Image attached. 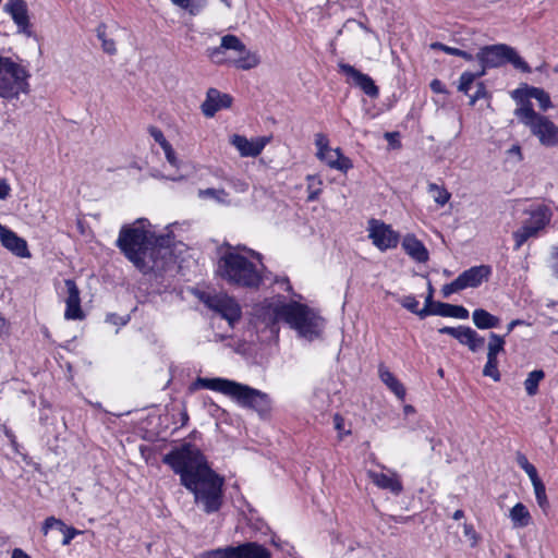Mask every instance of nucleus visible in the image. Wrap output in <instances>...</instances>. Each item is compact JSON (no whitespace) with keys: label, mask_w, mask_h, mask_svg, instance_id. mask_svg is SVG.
<instances>
[{"label":"nucleus","mask_w":558,"mask_h":558,"mask_svg":"<svg viewBox=\"0 0 558 558\" xmlns=\"http://www.w3.org/2000/svg\"><path fill=\"white\" fill-rule=\"evenodd\" d=\"M106 320L113 325H121V326H123L128 323V319H124L123 317H121L117 314H113V313L108 314Z\"/></svg>","instance_id":"obj_57"},{"label":"nucleus","mask_w":558,"mask_h":558,"mask_svg":"<svg viewBox=\"0 0 558 558\" xmlns=\"http://www.w3.org/2000/svg\"><path fill=\"white\" fill-rule=\"evenodd\" d=\"M483 375L490 377L494 381L500 380V373L498 371V359L487 357V362L483 368Z\"/></svg>","instance_id":"obj_45"},{"label":"nucleus","mask_w":558,"mask_h":558,"mask_svg":"<svg viewBox=\"0 0 558 558\" xmlns=\"http://www.w3.org/2000/svg\"><path fill=\"white\" fill-rule=\"evenodd\" d=\"M485 343L484 337L480 336L474 329L471 327L466 332L465 340L463 341V345H466L470 351L476 352L478 351Z\"/></svg>","instance_id":"obj_41"},{"label":"nucleus","mask_w":558,"mask_h":558,"mask_svg":"<svg viewBox=\"0 0 558 558\" xmlns=\"http://www.w3.org/2000/svg\"><path fill=\"white\" fill-rule=\"evenodd\" d=\"M229 546L210 549L198 554L195 558H228Z\"/></svg>","instance_id":"obj_48"},{"label":"nucleus","mask_w":558,"mask_h":558,"mask_svg":"<svg viewBox=\"0 0 558 558\" xmlns=\"http://www.w3.org/2000/svg\"><path fill=\"white\" fill-rule=\"evenodd\" d=\"M307 182V202H315L318 199L322 193L323 180L317 174H308L306 177Z\"/></svg>","instance_id":"obj_35"},{"label":"nucleus","mask_w":558,"mask_h":558,"mask_svg":"<svg viewBox=\"0 0 558 558\" xmlns=\"http://www.w3.org/2000/svg\"><path fill=\"white\" fill-rule=\"evenodd\" d=\"M367 230L368 238L372 240L373 245L381 252L396 248L399 244V232L395 231L390 225L381 220L371 219Z\"/></svg>","instance_id":"obj_10"},{"label":"nucleus","mask_w":558,"mask_h":558,"mask_svg":"<svg viewBox=\"0 0 558 558\" xmlns=\"http://www.w3.org/2000/svg\"><path fill=\"white\" fill-rule=\"evenodd\" d=\"M339 72L348 77V83L359 87L363 90L365 95L371 98H377L379 95V88L375 84L374 80L367 75L355 69L353 65L339 62L338 63Z\"/></svg>","instance_id":"obj_11"},{"label":"nucleus","mask_w":558,"mask_h":558,"mask_svg":"<svg viewBox=\"0 0 558 558\" xmlns=\"http://www.w3.org/2000/svg\"><path fill=\"white\" fill-rule=\"evenodd\" d=\"M482 76H484V71L478 70L476 72H463L459 78L458 90L469 96V92L471 89L472 84L476 78H480Z\"/></svg>","instance_id":"obj_36"},{"label":"nucleus","mask_w":558,"mask_h":558,"mask_svg":"<svg viewBox=\"0 0 558 558\" xmlns=\"http://www.w3.org/2000/svg\"><path fill=\"white\" fill-rule=\"evenodd\" d=\"M148 133L160 145V147L169 143L165 137L162 131L157 126L150 125L148 128Z\"/></svg>","instance_id":"obj_54"},{"label":"nucleus","mask_w":558,"mask_h":558,"mask_svg":"<svg viewBox=\"0 0 558 558\" xmlns=\"http://www.w3.org/2000/svg\"><path fill=\"white\" fill-rule=\"evenodd\" d=\"M333 423H335V428L339 432H342L343 430V427H344V420L341 415L339 414H335L333 416Z\"/></svg>","instance_id":"obj_59"},{"label":"nucleus","mask_w":558,"mask_h":558,"mask_svg":"<svg viewBox=\"0 0 558 558\" xmlns=\"http://www.w3.org/2000/svg\"><path fill=\"white\" fill-rule=\"evenodd\" d=\"M551 216L553 214L550 209L545 205H541L531 211L530 219L524 223L536 228L538 231H542L550 222Z\"/></svg>","instance_id":"obj_27"},{"label":"nucleus","mask_w":558,"mask_h":558,"mask_svg":"<svg viewBox=\"0 0 558 558\" xmlns=\"http://www.w3.org/2000/svg\"><path fill=\"white\" fill-rule=\"evenodd\" d=\"M399 303L402 307L418 316L421 308L418 307V301L414 295H404L400 299Z\"/></svg>","instance_id":"obj_46"},{"label":"nucleus","mask_w":558,"mask_h":558,"mask_svg":"<svg viewBox=\"0 0 558 558\" xmlns=\"http://www.w3.org/2000/svg\"><path fill=\"white\" fill-rule=\"evenodd\" d=\"M216 275L230 286L257 289L263 276L256 265L239 253L238 247L225 244L218 250Z\"/></svg>","instance_id":"obj_4"},{"label":"nucleus","mask_w":558,"mask_h":558,"mask_svg":"<svg viewBox=\"0 0 558 558\" xmlns=\"http://www.w3.org/2000/svg\"><path fill=\"white\" fill-rule=\"evenodd\" d=\"M315 145L317 147V158L319 156H323L324 153L330 148L328 137L323 133H318L315 135Z\"/></svg>","instance_id":"obj_49"},{"label":"nucleus","mask_w":558,"mask_h":558,"mask_svg":"<svg viewBox=\"0 0 558 558\" xmlns=\"http://www.w3.org/2000/svg\"><path fill=\"white\" fill-rule=\"evenodd\" d=\"M11 558H32L27 553L21 548H14L11 554Z\"/></svg>","instance_id":"obj_60"},{"label":"nucleus","mask_w":558,"mask_h":558,"mask_svg":"<svg viewBox=\"0 0 558 558\" xmlns=\"http://www.w3.org/2000/svg\"><path fill=\"white\" fill-rule=\"evenodd\" d=\"M198 298L209 310L225 318L230 326H233L241 318L240 305L227 294L202 292Z\"/></svg>","instance_id":"obj_9"},{"label":"nucleus","mask_w":558,"mask_h":558,"mask_svg":"<svg viewBox=\"0 0 558 558\" xmlns=\"http://www.w3.org/2000/svg\"><path fill=\"white\" fill-rule=\"evenodd\" d=\"M475 58L480 62V71H484V75L487 69L499 68L506 63H511L515 69L524 73L532 71L527 62L512 47L506 44L484 46L480 48Z\"/></svg>","instance_id":"obj_7"},{"label":"nucleus","mask_w":558,"mask_h":558,"mask_svg":"<svg viewBox=\"0 0 558 558\" xmlns=\"http://www.w3.org/2000/svg\"><path fill=\"white\" fill-rule=\"evenodd\" d=\"M427 192L430 194L434 202L439 206H445L451 197V194L445 186H439L436 183H429L427 186Z\"/></svg>","instance_id":"obj_33"},{"label":"nucleus","mask_w":558,"mask_h":558,"mask_svg":"<svg viewBox=\"0 0 558 558\" xmlns=\"http://www.w3.org/2000/svg\"><path fill=\"white\" fill-rule=\"evenodd\" d=\"M515 461L518 465L527 474L531 481L539 477L536 468L529 462L526 456L521 451L515 453Z\"/></svg>","instance_id":"obj_42"},{"label":"nucleus","mask_w":558,"mask_h":558,"mask_svg":"<svg viewBox=\"0 0 558 558\" xmlns=\"http://www.w3.org/2000/svg\"><path fill=\"white\" fill-rule=\"evenodd\" d=\"M11 187L7 180H0V199H7L10 195Z\"/></svg>","instance_id":"obj_56"},{"label":"nucleus","mask_w":558,"mask_h":558,"mask_svg":"<svg viewBox=\"0 0 558 558\" xmlns=\"http://www.w3.org/2000/svg\"><path fill=\"white\" fill-rule=\"evenodd\" d=\"M3 11L11 16L19 33L24 34L27 37L33 35L28 16V8L25 0H8L3 7Z\"/></svg>","instance_id":"obj_12"},{"label":"nucleus","mask_w":558,"mask_h":558,"mask_svg":"<svg viewBox=\"0 0 558 558\" xmlns=\"http://www.w3.org/2000/svg\"><path fill=\"white\" fill-rule=\"evenodd\" d=\"M162 150L165 153L167 161L174 168L179 167V159L177 158L175 151L170 143L163 145Z\"/></svg>","instance_id":"obj_50"},{"label":"nucleus","mask_w":558,"mask_h":558,"mask_svg":"<svg viewBox=\"0 0 558 558\" xmlns=\"http://www.w3.org/2000/svg\"><path fill=\"white\" fill-rule=\"evenodd\" d=\"M274 322L282 319L294 328L302 337L313 340L319 336V318L307 305L293 302L276 306L272 311Z\"/></svg>","instance_id":"obj_5"},{"label":"nucleus","mask_w":558,"mask_h":558,"mask_svg":"<svg viewBox=\"0 0 558 558\" xmlns=\"http://www.w3.org/2000/svg\"><path fill=\"white\" fill-rule=\"evenodd\" d=\"M523 324H524V322H523V320H521V319H513V320H511V322L508 324V326H507V332H506V336H508V335L513 330V328H514V327L520 326V325H523Z\"/></svg>","instance_id":"obj_62"},{"label":"nucleus","mask_w":558,"mask_h":558,"mask_svg":"<svg viewBox=\"0 0 558 558\" xmlns=\"http://www.w3.org/2000/svg\"><path fill=\"white\" fill-rule=\"evenodd\" d=\"M28 73L10 58L0 57V97L11 99L28 92Z\"/></svg>","instance_id":"obj_8"},{"label":"nucleus","mask_w":558,"mask_h":558,"mask_svg":"<svg viewBox=\"0 0 558 558\" xmlns=\"http://www.w3.org/2000/svg\"><path fill=\"white\" fill-rule=\"evenodd\" d=\"M8 330H9V323L2 315H0V337L8 333Z\"/></svg>","instance_id":"obj_61"},{"label":"nucleus","mask_w":558,"mask_h":558,"mask_svg":"<svg viewBox=\"0 0 558 558\" xmlns=\"http://www.w3.org/2000/svg\"><path fill=\"white\" fill-rule=\"evenodd\" d=\"M461 290H462V288L460 286V281L458 280V278H456L453 281H451L450 283L445 284L441 288V293H442L444 298H448L452 293H456V292L461 291Z\"/></svg>","instance_id":"obj_53"},{"label":"nucleus","mask_w":558,"mask_h":558,"mask_svg":"<svg viewBox=\"0 0 558 558\" xmlns=\"http://www.w3.org/2000/svg\"><path fill=\"white\" fill-rule=\"evenodd\" d=\"M380 380L396 395L401 401L404 400L407 391L402 383L384 365L378 369Z\"/></svg>","instance_id":"obj_26"},{"label":"nucleus","mask_w":558,"mask_h":558,"mask_svg":"<svg viewBox=\"0 0 558 558\" xmlns=\"http://www.w3.org/2000/svg\"><path fill=\"white\" fill-rule=\"evenodd\" d=\"M541 231H538L536 228H533L530 225L523 223L521 228L515 230L512 233L513 240H514V251H518L521 248V246L531 238H537Z\"/></svg>","instance_id":"obj_29"},{"label":"nucleus","mask_w":558,"mask_h":558,"mask_svg":"<svg viewBox=\"0 0 558 558\" xmlns=\"http://www.w3.org/2000/svg\"><path fill=\"white\" fill-rule=\"evenodd\" d=\"M198 197L199 198H211L216 201L219 204H227L228 203V193L223 189H213L208 187L205 190L198 191Z\"/></svg>","instance_id":"obj_40"},{"label":"nucleus","mask_w":558,"mask_h":558,"mask_svg":"<svg viewBox=\"0 0 558 558\" xmlns=\"http://www.w3.org/2000/svg\"><path fill=\"white\" fill-rule=\"evenodd\" d=\"M505 337L499 336L495 332L489 333L488 352L487 357L497 359L498 354L505 350Z\"/></svg>","instance_id":"obj_38"},{"label":"nucleus","mask_w":558,"mask_h":558,"mask_svg":"<svg viewBox=\"0 0 558 558\" xmlns=\"http://www.w3.org/2000/svg\"><path fill=\"white\" fill-rule=\"evenodd\" d=\"M399 133L398 132H388L385 134V138L389 142V145L393 148H398L401 146L399 140Z\"/></svg>","instance_id":"obj_55"},{"label":"nucleus","mask_w":558,"mask_h":558,"mask_svg":"<svg viewBox=\"0 0 558 558\" xmlns=\"http://www.w3.org/2000/svg\"><path fill=\"white\" fill-rule=\"evenodd\" d=\"M228 558H271V553L257 542H245L238 546H229Z\"/></svg>","instance_id":"obj_17"},{"label":"nucleus","mask_w":558,"mask_h":558,"mask_svg":"<svg viewBox=\"0 0 558 558\" xmlns=\"http://www.w3.org/2000/svg\"><path fill=\"white\" fill-rule=\"evenodd\" d=\"M469 326H459V327H442L438 329L439 333L449 335L457 339L461 344L465 340L466 332L469 331Z\"/></svg>","instance_id":"obj_43"},{"label":"nucleus","mask_w":558,"mask_h":558,"mask_svg":"<svg viewBox=\"0 0 558 558\" xmlns=\"http://www.w3.org/2000/svg\"><path fill=\"white\" fill-rule=\"evenodd\" d=\"M492 268L488 265L473 266L462 271L457 278L460 281L462 290L468 288H477L484 281L489 279Z\"/></svg>","instance_id":"obj_16"},{"label":"nucleus","mask_w":558,"mask_h":558,"mask_svg":"<svg viewBox=\"0 0 558 558\" xmlns=\"http://www.w3.org/2000/svg\"><path fill=\"white\" fill-rule=\"evenodd\" d=\"M432 315L468 319L470 314L469 311L462 305H452L437 301L436 304H434V308L432 310Z\"/></svg>","instance_id":"obj_25"},{"label":"nucleus","mask_w":558,"mask_h":558,"mask_svg":"<svg viewBox=\"0 0 558 558\" xmlns=\"http://www.w3.org/2000/svg\"><path fill=\"white\" fill-rule=\"evenodd\" d=\"M429 47L433 50H441L447 54L461 57L465 61H469V62L474 60V56L471 52H469L466 50L459 49V48L447 46L439 41L432 43Z\"/></svg>","instance_id":"obj_32"},{"label":"nucleus","mask_w":558,"mask_h":558,"mask_svg":"<svg viewBox=\"0 0 558 558\" xmlns=\"http://www.w3.org/2000/svg\"><path fill=\"white\" fill-rule=\"evenodd\" d=\"M51 529H57L60 533L63 534V539L61 542L63 546L69 545L76 535L82 533L73 526H68L60 519L48 517L43 523L41 532L44 535H47Z\"/></svg>","instance_id":"obj_22"},{"label":"nucleus","mask_w":558,"mask_h":558,"mask_svg":"<svg viewBox=\"0 0 558 558\" xmlns=\"http://www.w3.org/2000/svg\"><path fill=\"white\" fill-rule=\"evenodd\" d=\"M162 462L180 476V484L194 496L206 514L218 512L223 505V476L209 465L202 450L191 442L173 447Z\"/></svg>","instance_id":"obj_1"},{"label":"nucleus","mask_w":558,"mask_h":558,"mask_svg":"<svg viewBox=\"0 0 558 558\" xmlns=\"http://www.w3.org/2000/svg\"><path fill=\"white\" fill-rule=\"evenodd\" d=\"M0 241L1 244L12 252L17 257H29L31 253L27 243L23 238H20L15 232L0 225Z\"/></svg>","instance_id":"obj_18"},{"label":"nucleus","mask_w":558,"mask_h":558,"mask_svg":"<svg viewBox=\"0 0 558 558\" xmlns=\"http://www.w3.org/2000/svg\"><path fill=\"white\" fill-rule=\"evenodd\" d=\"M545 377V373L542 369H535L529 373L524 380V388L529 396H535L538 390L539 381Z\"/></svg>","instance_id":"obj_34"},{"label":"nucleus","mask_w":558,"mask_h":558,"mask_svg":"<svg viewBox=\"0 0 558 558\" xmlns=\"http://www.w3.org/2000/svg\"><path fill=\"white\" fill-rule=\"evenodd\" d=\"M190 389H209L220 392L232 398L239 405L256 411L260 416H266L271 411V399L266 392L227 378L197 377Z\"/></svg>","instance_id":"obj_3"},{"label":"nucleus","mask_w":558,"mask_h":558,"mask_svg":"<svg viewBox=\"0 0 558 558\" xmlns=\"http://www.w3.org/2000/svg\"><path fill=\"white\" fill-rule=\"evenodd\" d=\"M106 29H107L106 24H104V23L99 24L96 28L97 38L101 41L102 50L106 53L113 56L117 53L116 43L113 39H110L107 37Z\"/></svg>","instance_id":"obj_37"},{"label":"nucleus","mask_w":558,"mask_h":558,"mask_svg":"<svg viewBox=\"0 0 558 558\" xmlns=\"http://www.w3.org/2000/svg\"><path fill=\"white\" fill-rule=\"evenodd\" d=\"M487 96L486 87L483 82H478L476 84V90L474 94H470V105H474L477 100L485 98Z\"/></svg>","instance_id":"obj_52"},{"label":"nucleus","mask_w":558,"mask_h":558,"mask_svg":"<svg viewBox=\"0 0 558 558\" xmlns=\"http://www.w3.org/2000/svg\"><path fill=\"white\" fill-rule=\"evenodd\" d=\"M228 184L238 193H245L248 190V183L239 178H230Z\"/></svg>","instance_id":"obj_51"},{"label":"nucleus","mask_w":558,"mask_h":558,"mask_svg":"<svg viewBox=\"0 0 558 558\" xmlns=\"http://www.w3.org/2000/svg\"><path fill=\"white\" fill-rule=\"evenodd\" d=\"M463 517H464V511H463V510H461V509L456 510V511L453 512V514H452V519H453V520H460V519H462Z\"/></svg>","instance_id":"obj_63"},{"label":"nucleus","mask_w":558,"mask_h":558,"mask_svg":"<svg viewBox=\"0 0 558 558\" xmlns=\"http://www.w3.org/2000/svg\"><path fill=\"white\" fill-rule=\"evenodd\" d=\"M243 49L242 40L235 35H225L221 37L220 45L206 49L207 57L218 65L230 64V59L225 57L226 50Z\"/></svg>","instance_id":"obj_14"},{"label":"nucleus","mask_w":558,"mask_h":558,"mask_svg":"<svg viewBox=\"0 0 558 558\" xmlns=\"http://www.w3.org/2000/svg\"><path fill=\"white\" fill-rule=\"evenodd\" d=\"M172 3L187 11L191 15H196L202 10V7L199 4L194 3L192 0H172Z\"/></svg>","instance_id":"obj_47"},{"label":"nucleus","mask_w":558,"mask_h":558,"mask_svg":"<svg viewBox=\"0 0 558 558\" xmlns=\"http://www.w3.org/2000/svg\"><path fill=\"white\" fill-rule=\"evenodd\" d=\"M147 225V219L142 218L123 226L116 242L123 255L143 274L158 267L157 259L163 250L157 245L154 233L146 229Z\"/></svg>","instance_id":"obj_2"},{"label":"nucleus","mask_w":558,"mask_h":558,"mask_svg":"<svg viewBox=\"0 0 558 558\" xmlns=\"http://www.w3.org/2000/svg\"><path fill=\"white\" fill-rule=\"evenodd\" d=\"M430 88L435 93H444L445 92L444 84L437 78H435L430 82Z\"/></svg>","instance_id":"obj_58"},{"label":"nucleus","mask_w":558,"mask_h":558,"mask_svg":"<svg viewBox=\"0 0 558 558\" xmlns=\"http://www.w3.org/2000/svg\"><path fill=\"white\" fill-rule=\"evenodd\" d=\"M472 319L478 329H492L497 328L500 325V318L484 308L474 310L472 313Z\"/></svg>","instance_id":"obj_28"},{"label":"nucleus","mask_w":558,"mask_h":558,"mask_svg":"<svg viewBox=\"0 0 558 558\" xmlns=\"http://www.w3.org/2000/svg\"><path fill=\"white\" fill-rule=\"evenodd\" d=\"M232 97L229 94L220 93L216 88H209L206 93V99L202 104V112L207 118H213L217 111L230 108Z\"/></svg>","instance_id":"obj_15"},{"label":"nucleus","mask_w":558,"mask_h":558,"mask_svg":"<svg viewBox=\"0 0 558 558\" xmlns=\"http://www.w3.org/2000/svg\"><path fill=\"white\" fill-rule=\"evenodd\" d=\"M520 123L526 126L531 134L537 137L545 147L558 146V126L546 116L536 112L531 101L526 100L514 110Z\"/></svg>","instance_id":"obj_6"},{"label":"nucleus","mask_w":558,"mask_h":558,"mask_svg":"<svg viewBox=\"0 0 558 558\" xmlns=\"http://www.w3.org/2000/svg\"><path fill=\"white\" fill-rule=\"evenodd\" d=\"M371 481L379 488L389 490L392 495L399 496L403 492L402 482L396 472L390 474L379 473L375 471L367 472Z\"/></svg>","instance_id":"obj_20"},{"label":"nucleus","mask_w":558,"mask_h":558,"mask_svg":"<svg viewBox=\"0 0 558 558\" xmlns=\"http://www.w3.org/2000/svg\"><path fill=\"white\" fill-rule=\"evenodd\" d=\"M64 287L66 296L64 298L65 311L64 318L66 320H82L85 318V314L81 306V292L73 279H65Z\"/></svg>","instance_id":"obj_13"},{"label":"nucleus","mask_w":558,"mask_h":558,"mask_svg":"<svg viewBox=\"0 0 558 558\" xmlns=\"http://www.w3.org/2000/svg\"><path fill=\"white\" fill-rule=\"evenodd\" d=\"M510 519L515 527H525L530 524L531 515L526 507L518 502L510 510Z\"/></svg>","instance_id":"obj_30"},{"label":"nucleus","mask_w":558,"mask_h":558,"mask_svg":"<svg viewBox=\"0 0 558 558\" xmlns=\"http://www.w3.org/2000/svg\"><path fill=\"white\" fill-rule=\"evenodd\" d=\"M238 52V58L230 59V64L240 70H251L256 68L260 63V58L256 52H253L246 48L243 44V49H233Z\"/></svg>","instance_id":"obj_24"},{"label":"nucleus","mask_w":558,"mask_h":558,"mask_svg":"<svg viewBox=\"0 0 558 558\" xmlns=\"http://www.w3.org/2000/svg\"><path fill=\"white\" fill-rule=\"evenodd\" d=\"M318 159L324 161L329 168L344 173L353 167L351 159L345 157L340 148H329Z\"/></svg>","instance_id":"obj_23"},{"label":"nucleus","mask_w":558,"mask_h":558,"mask_svg":"<svg viewBox=\"0 0 558 558\" xmlns=\"http://www.w3.org/2000/svg\"><path fill=\"white\" fill-rule=\"evenodd\" d=\"M531 482L534 488L537 505L539 506V508H542L544 512H546L549 508V501L546 496L545 485L539 477Z\"/></svg>","instance_id":"obj_39"},{"label":"nucleus","mask_w":558,"mask_h":558,"mask_svg":"<svg viewBox=\"0 0 558 558\" xmlns=\"http://www.w3.org/2000/svg\"><path fill=\"white\" fill-rule=\"evenodd\" d=\"M230 143L238 149L242 157H257L267 144L265 137H258L255 141H248L245 136L234 134Z\"/></svg>","instance_id":"obj_19"},{"label":"nucleus","mask_w":558,"mask_h":558,"mask_svg":"<svg viewBox=\"0 0 558 558\" xmlns=\"http://www.w3.org/2000/svg\"><path fill=\"white\" fill-rule=\"evenodd\" d=\"M464 533L468 536L469 535H472L473 537L475 536V531H474L473 526H471V525H465L464 526Z\"/></svg>","instance_id":"obj_64"},{"label":"nucleus","mask_w":558,"mask_h":558,"mask_svg":"<svg viewBox=\"0 0 558 558\" xmlns=\"http://www.w3.org/2000/svg\"><path fill=\"white\" fill-rule=\"evenodd\" d=\"M427 295L425 298L424 306L420 310L418 317L421 319L426 318L427 316L432 315V310L434 308V304H436L437 301L433 300L434 296V288L430 282H428V289H427Z\"/></svg>","instance_id":"obj_44"},{"label":"nucleus","mask_w":558,"mask_h":558,"mask_svg":"<svg viewBox=\"0 0 558 558\" xmlns=\"http://www.w3.org/2000/svg\"><path fill=\"white\" fill-rule=\"evenodd\" d=\"M402 248L416 263H426L429 254L422 241L413 234H407L402 240Z\"/></svg>","instance_id":"obj_21"},{"label":"nucleus","mask_w":558,"mask_h":558,"mask_svg":"<svg viewBox=\"0 0 558 558\" xmlns=\"http://www.w3.org/2000/svg\"><path fill=\"white\" fill-rule=\"evenodd\" d=\"M525 95L529 98H534L538 101L539 109L542 111H547L549 108L553 107L549 94L545 92L543 88L534 87V86H526Z\"/></svg>","instance_id":"obj_31"}]
</instances>
